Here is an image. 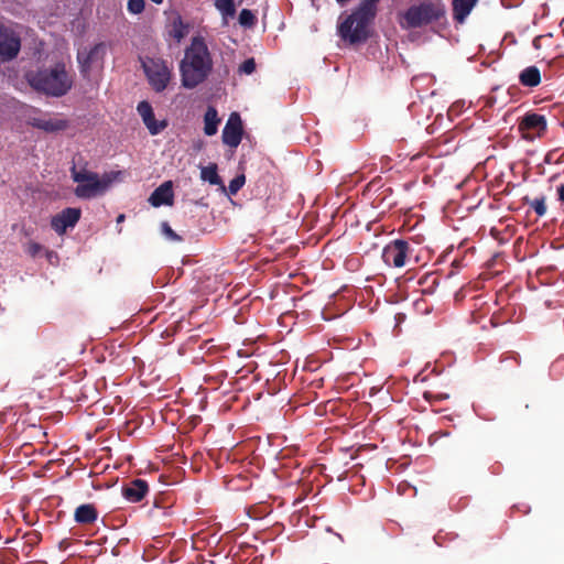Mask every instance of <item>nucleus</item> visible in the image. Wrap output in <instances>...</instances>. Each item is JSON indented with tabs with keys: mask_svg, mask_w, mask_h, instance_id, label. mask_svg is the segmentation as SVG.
I'll return each instance as SVG.
<instances>
[{
	"mask_svg": "<svg viewBox=\"0 0 564 564\" xmlns=\"http://www.w3.org/2000/svg\"><path fill=\"white\" fill-rule=\"evenodd\" d=\"M212 68L213 61L206 43L200 37H194L180 64L182 85L188 89L195 88L208 77Z\"/></svg>",
	"mask_w": 564,
	"mask_h": 564,
	"instance_id": "1",
	"label": "nucleus"
},
{
	"mask_svg": "<svg viewBox=\"0 0 564 564\" xmlns=\"http://www.w3.org/2000/svg\"><path fill=\"white\" fill-rule=\"evenodd\" d=\"M25 78L33 89L53 97L66 95L73 86V76L62 62L30 70Z\"/></svg>",
	"mask_w": 564,
	"mask_h": 564,
	"instance_id": "2",
	"label": "nucleus"
},
{
	"mask_svg": "<svg viewBox=\"0 0 564 564\" xmlns=\"http://www.w3.org/2000/svg\"><path fill=\"white\" fill-rule=\"evenodd\" d=\"M72 178L77 186L74 191L75 195L79 198L90 199L105 194L115 181V175L104 174L98 175L87 169H70Z\"/></svg>",
	"mask_w": 564,
	"mask_h": 564,
	"instance_id": "3",
	"label": "nucleus"
},
{
	"mask_svg": "<svg viewBox=\"0 0 564 564\" xmlns=\"http://www.w3.org/2000/svg\"><path fill=\"white\" fill-rule=\"evenodd\" d=\"M375 17V3L367 1L349 15L340 25L339 34L351 44L362 42L368 36V25Z\"/></svg>",
	"mask_w": 564,
	"mask_h": 564,
	"instance_id": "4",
	"label": "nucleus"
},
{
	"mask_svg": "<svg viewBox=\"0 0 564 564\" xmlns=\"http://www.w3.org/2000/svg\"><path fill=\"white\" fill-rule=\"evenodd\" d=\"M142 67L151 87L161 93L166 87L172 78V68L160 58H144L142 59Z\"/></svg>",
	"mask_w": 564,
	"mask_h": 564,
	"instance_id": "5",
	"label": "nucleus"
},
{
	"mask_svg": "<svg viewBox=\"0 0 564 564\" xmlns=\"http://www.w3.org/2000/svg\"><path fill=\"white\" fill-rule=\"evenodd\" d=\"M443 14V9L431 2L411 7L403 15V25L406 28H420L437 20Z\"/></svg>",
	"mask_w": 564,
	"mask_h": 564,
	"instance_id": "6",
	"label": "nucleus"
},
{
	"mask_svg": "<svg viewBox=\"0 0 564 564\" xmlns=\"http://www.w3.org/2000/svg\"><path fill=\"white\" fill-rule=\"evenodd\" d=\"M21 50V35L17 28L0 23V63L14 59Z\"/></svg>",
	"mask_w": 564,
	"mask_h": 564,
	"instance_id": "7",
	"label": "nucleus"
},
{
	"mask_svg": "<svg viewBox=\"0 0 564 564\" xmlns=\"http://www.w3.org/2000/svg\"><path fill=\"white\" fill-rule=\"evenodd\" d=\"M106 52L107 46L105 43H97L95 45L85 46L78 50L77 61L79 64L80 73L84 76H88L93 69L100 68L102 66Z\"/></svg>",
	"mask_w": 564,
	"mask_h": 564,
	"instance_id": "8",
	"label": "nucleus"
},
{
	"mask_svg": "<svg viewBox=\"0 0 564 564\" xmlns=\"http://www.w3.org/2000/svg\"><path fill=\"white\" fill-rule=\"evenodd\" d=\"M409 245L403 240H395L382 251V259L388 265L402 268L405 264Z\"/></svg>",
	"mask_w": 564,
	"mask_h": 564,
	"instance_id": "9",
	"label": "nucleus"
},
{
	"mask_svg": "<svg viewBox=\"0 0 564 564\" xmlns=\"http://www.w3.org/2000/svg\"><path fill=\"white\" fill-rule=\"evenodd\" d=\"M523 138L532 140L540 137L546 129V120L544 116L538 113H528L523 117L519 124Z\"/></svg>",
	"mask_w": 564,
	"mask_h": 564,
	"instance_id": "10",
	"label": "nucleus"
},
{
	"mask_svg": "<svg viewBox=\"0 0 564 564\" xmlns=\"http://www.w3.org/2000/svg\"><path fill=\"white\" fill-rule=\"evenodd\" d=\"M242 124L240 116L232 112L223 130V142L231 148H237L241 141Z\"/></svg>",
	"mask_w": 564,
	"mask_h": 564,
	"instance_id": "11",
	"label": "nucleus"
},
{
	"mask_svg": "<svg viewBox=\"0 0 564 564\" xmlns=\"http://www.w3.org/2000/svg\"><path fill=\"white\" fill-rule=\"evenodd\" d=\"M79 217L80 210L78 208H66L53 217L51 225L58 235H63L67 228L76 225Z\"/></svg>",
	"mask_w": 564,
	"mask_h": 564,
	"instance_id": "12",
	"label": "nucleus"
},
{
	"mask_svg": "<svg viewBox=\"0 0 564 564\" xmlns=\"http://www.w3.org/2000/svg\"><path fill=\"white\" fill-rule=\"evenodd\" d=\"M138 112L152 135L160 133L166 127L164 121L155 120L153 109L149 102L141 101L138 105Z\"/></svg>",
	"mask_w": 564,
	"mask_h": 564,
	"instance_id": "13",
	"label": "nucleus"
},
{
	"mask_svg": "<svg viewBox=\"0 0 564 564\" xmlns=\"http://www.w3.org/2000/svg\"><path fill=\"white\" fill-rule=\"evenodd\" d=\"M149 202L154 207L173 204V184L171 181L162 183L150 196Z\"/></svg>",
	"mask_w": 564,
	"mask_h": 564,
	"instance_id": "14",
	"label": "nucleus"
},
{
	"mask_svg": "<svg viewBox=\"0 0 564 564\" xmlns=\"http://www.w3.org/2000/svg\"><path fill=\"white\" fill-rule=\"evenodd\" d=\"M88 546H98V544L95 541H91L89 539L83 540L80 539H64L59 542V549L63 551H69L72 555L76 553H84L87 552L85 547Z\"/></svg>",
	"mask_w": 564,
	"mask_h": 564,
	"instance_id": "15",
	"label": "nucleus"
},
{
	"mask_svg": "<svg viewBox=\"0 0 564 564\" xmlns=\"http://www.w3.org/2000/svg\"><path fill=\"white\" fill-rule=\"evenodd\" d=\"M148 492V485L144 480L137 479L123 489V496L131 502L140 501Z\"/></svg>",
	"mask_w": 564,
	"mask_h": 564,
	"instance_id": "16",
	"label": "nucleus"
},
{
	"mask_svg": "<svg viewBox=\"0 0 564 564\" xmlns=\"http://www.w3.org/2000/svg\"><path fill=\"white\" fill-rule=\"evenodd\" d=\"M31 124L46 132H56L66 128V122L59 119L33 118Z\"/></svg>",
	"mask_w": 564,
	"mask_h": 564,
	"instance_id": "17",
	"label": "nucleus"
},
{
	"mask_svg": "<svg viewBox=\"0 0 564 564\" xmlns=\"http://www.w3.org/2000/svg\"><path fill=\"white\" fill-rule=\"evenodd\" d=\"M478 0H454L453 1V11L454 18L463 23L467 15L470 13L473 8L476 6Z\"/></svg>",
	"mask_w": 564,
	"mask_h": 564,
	"instance_id": "18",
	"label": "nucleus"
},
{
	"mask_svg": "<svg viewBox=\"0 0 564 564\" xmlns=\"http://www.w3.org/2000/svg\"><path fill=\"white\" fill-rule=\"evenodd\" d=\"M74 517L79 524H91L98 513L93 505H82L75 510Z\"/></svg>",
	"mask_w": 564,
	"mask_h": 564,
	"instance_id": "19",
	"label": "nucleus"
},
{
	"mask_svg": "<svg viewBox=\"0 0 564 564\" xmlns=\"http://www.w3.org/2000/svg\"><path fill=\"white\" fill-rule=\"evenodd\" d=\"M220 119L214 107H208L204 116V132L207 135H214L217 132Z\"/></svg>",
	"mask_w": 564,
	"mask_h": 564,
	"instance_id": "20",
	"label": "nucleus"
},
{
	"mask_svg": "<svg viewBox=\"0 0 564 564\" xmlns=\"http://www.w3.org/2000/svg\"><path fill=\"white\" fill-rule=\"evenodd\" d=\"M200 178L205 182H208L212 185H219L221 189L225 191L223 181L217 173L216 164L213 163L207 166L200 167Z\"/></svg>",
	"mask_w": 564,
	"mask_h": 564,
	"instance_id": "21",
	"label": "nucleus"
},
{
	"mask_svg": "<svg viewBox=\"0 0 564 564\" xmlns=\"http://www.w3.org/2000/svg\"><path fill=\"white\" fill-rule=\"evenodd\" d=\"M540 70L535 66L527 67L520 74V82L524 86L534 87L540 84Z\"/></svg>",
	"mask_w": 564,
	"mask_h": 564,
	"instance_id": "22",
	"label": "nucleus"
},
{
	"mask_svg": "<svg viewBox=\"0 0 564 564\" xmlns=\"http://www.w3.org/2000/svg\"><path fill=\"white\" fill-rule=\"evenodd\" d=\"M22 539V553L28 555L32 549L41 541L39 531H24L21 535Z\"/></svg>",
	"mask_w": 564,
	"mask_h": 564,
	"instance_id": "23",
	"label": "nucleus"
},
{
	"mask_svg": "<svg viewBox=\"0 0 564 564\" xmlns=\"http://www.w3.org/2000/svg\"><path fill=\"white\" fill-rule=\"evenodd\" d=\"M208 533L209 531H197L191 535L192 545L195 550H204L208 547Z\"/></svg>",
	"mask_w": 564,
	"mask_h": 564,
	"instance_id": "24",
	"label": "nucleus"
},
{
	"mask_svg": "<svg viewBox=\"0 0 564 564\" xmlns=\"http://www.w3.org/2000/svg\"><path fill=\"white\" fill-rule=\"evenodd\" d=\"M215 6L225 17H232L236 12L232 0H216Z\"/></svg>",
	"mask_w": 564,
	"mask_h": 564,
	"instance_id": "25",
	"label": "nucleus"
},
{
	"mask_svg": "<svg viewBox=\"0 0 564 564\" xmlns=\"http://www.w3.org/2000/svg\"><path fill=\"white\" fill-rule=\"evenodd\" d=\"M161 232L165 239H167L172 242L183 241V238L171 228V226L169 225L167 221L161 223Z\"/></svg>",
	"mask_w": 564,
	"mask_h": 564,
	"instance_id": "26",
	"label": "nucleus"
},
{
	"mask_svg": "<svg viewBox=\"0 0 564 564\" xmlns=\"http://www.w3.org/2000/svg\"><path fill=\"white\" fill-rule=\"evenodd\" d=\"M188 33V30L181 21H175L172 25L171 35L177 41L181 42Z\"/></svg>",
	"mask_w": 564,
	"mask_h": 564,
	"instance_id": "27",
	"label": "nucleus"
},
{
	"mask_svg": "<svg viewBox=\"0 0 564 564\" xmlns=\"http://www.w3.org/2000/svg\"><path fill=\"white\" fill-rule=\"evenodd\" d=\"M19 531L15 532V535L13 538L7 536L4 539V544H12V546H9L10 550L18 552L19 550L22 552V539L21 536H18Z\"/></svg>",
	"mask_w": 564,
	"mask_h": 564,
	"instance_id": "28",
	"label": "nucleus"
},
{
	"mask_svg": "<svg viewBox=\"0 0 564 564\" xmlns=\"http://www.w3.org/2000/svg\"><path fill=\"white\" fill-rule=\"evenodd\" d=\"M254 22V15L250 10L243 9L239 14V23L241 25L250 26Z\"/></svg>",
	"mask_w": 564,
	"mask_h": 564,
	"instance_id": "29",
	"label": "nucleus"
},
{
	"mask_svg": "<svg viewBox=\"0 0 564 564\" xmlns=\"http://www.w3.org/2000/svg\"><path fill=\"white\" fill-rule=\"evenodd\" d=\"M245 175H238L229 183V193L235 195L245 184Z\"/></svg>",
	"mask_w": 564,
	"mask_h": 564,
	"instance_id": "30",
	"label": "nucleus"
},
{
	"mask_svg": "<svg viewBox=\"0 0 564 564\" xmlns=\"http://www.w3.org/2000/svg\"><path fill=\"white\" fill-rule=\"evenodd\" d=\"M531 207L539 216H543L546 213L545 198H536L531 202Z\"/></svg>",
	"mask_w": 564,
	"mask_h": 564,
	"instance_id": "31",
	"label": "nucleus"
},
{
	"mask_svg": "<svg viewBox=\"0 0 564 564\" xmlns=\"http://www.w3.org/2000/svg\"><path fill=\"white\" fill-rule=\"evenodd\" d=\"M256 69V62L253 58L246 59L239 67V72L246 75H250Z\"/></svg>",
	"mask_w": 564,
	"mask_h": 564,
	"instance_id": "32",
	"label": "nucleus"
},
{
	"mask_svg": "<svg viewBox=\"0 0 564 564\" xmlns=\"http://www.w3.org/2000/svg\"><path fill=\"white\" fill-rule=\"evenodd\" d=\"M144 8V0H129L128 9L131 13H140Z\"/></svg>",
	"mask_w": 564,
	"mask_h": 564,
	"instance_id": "33",
	"label": "nucleus"
},
{
	"mask_svg": "<svg viewBox=\"0 0 564 564\" xmlns=\"http://www.w3.org/2000/svg\"><path fill=\"white\" fill-rule=\"evenodd\" d=\"M221 540V536H218L216 533H208V547L212 545H217Z\"/></svg>",
	"mask_w": 564,
	"mask_h": 564,
	"instance_id": "34",
	"label": "nucleus"
},
{
	"mask_svg": "<svg viewBox=\"0 0 564 564\" xmlns=\"http://www.w3.org/2000/svg\"><path fill=\"white\" fill-rule=\"evenodd\" d=\"M41 250V246L37 245V243H31L29 246V252L32 254V256H35L39 251Z\"/></svg>",
	"mask_w": 564,
	"mask_h": 564,
	"instance_id": "35",
	"label": "nucleus"
},
{
	"mask_svg": "<svg viewBox=\"0 0 564 564\" xmlns=\"http://www.w3.org/2000/svg\"><path fill=\"white\" fill-rule=\"evenodd\" d=\"M321 520H322L321 518H315V520L312 524H308L307 520H305V524L308 527H321L322 523H318Z\"/></svg>",
	"mask_w": 564,
	"mask_h": 564,
	"instance_id": "36",
	"label": "nucleus"
},
{
	"mask_svg": "<svg viewBox=\"0 0 564 564\" xmlns=\"http://www.w3.org/2000/svg\"><path fill=\"white\" fill-rule=\"evenodd\" d=\"M558 196L562 202H564V185L560 186L558 189Z\"/></svg>",
	"mask_w": 564,
	"mask_h": 564,
	"instance_id": "37",
	"label": "nucleus"
},
{
	"mask_svg": "<svg viewBox=\"0 0 564 564\" xmlns=\"http://www.w3.org/2000/svg\"><path fill=\"white\" fill-rule=\"evenodd\" d=\"M124 220V215L123 214H120L118 217H117V223H122Z\"/></svg>",
	"mask_w": 564,
	"mask_h": 564,
	"instance_id": "38",
	"label": "nucleus"
},
{
	"mask_svg": "<svg viewBox=\"0 0 564 564\" xmlns=\"http://www.w3.org/2000/svg\"><path fill=\"white\" fill-rule=\"evenodd\" d=\"M99 552H100V551H99L98 549H95V550L93 551V553H94V554H98Z\"/></svg>",
	"mask_w": 564,
	"mask_h": 564,
	"instance_id": "39",
	"label": "nucleus"
},
{
	"mask_svg": "<svg viewBox=\"0 0 564 564\" xmlns=\"http://www.w3.org/2000/svg\"><path fill=\"white\" fill-rule=\"evenodd\" d=\"M155 3H161L162 0H153Z\"/></svg>",
	"mask_w": 564,
	"mask_h": 564,
	"instance_id": "40",
	"label": "nucleus"
}]
</instances>
